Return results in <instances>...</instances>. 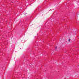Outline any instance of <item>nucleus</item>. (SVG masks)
Wrapping results in <instances>:
<instances>
[{
  "label": "nucleus",
  "mask_w": 79,
  "mask_h": 79,
  "mask_svg": "<svg viewBox=\"0 0 79 79\" xmlns=\"http://www.w3.org/2000/svg\"><path fill=\"white\" fill-rule=\"evenodd\" d=\"M71 40V39H69V42H70V41Z\"/></svg>",
  "instance_id": "nucleus-1"
},
{
  "label": "nucleus",
  "mask_w": 79,
  "mask_h": 79,
  "mask_svg": "<svg viewBox=\"0 0 79 79\" xmlns=\"http://www.w3.org/2000/svg\"><path fill=\"white\" fill-rule=\"evenodd\" d=\"M56 48H57V47H56Z\"/></svg>",
  "instance_id": "nucleus-2"
}]
</instances>
